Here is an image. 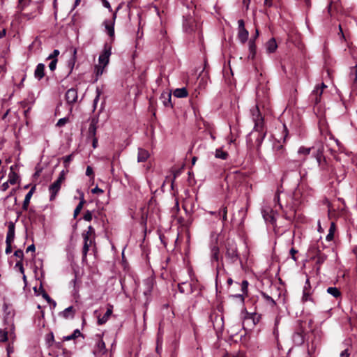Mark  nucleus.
Masks as SVG:
<instances>
[{
	"label": "nucleus",
	"instance_id": "nucleus-1",
	"mask_svg": "<svg viewBox=\"0 0 357 357\" xmlns=\"http://www.w3.org/2000/svg\"><path fill=\"white\" fill-rule=\"evenodd\" d=\"M225 257L227 260L234 264L236 261H239L241 266L243 267V264L241 259L240 255L238 252L237 245L234 240L228 239L225 243Z\"/></svg>",
	"mask_w": 357,
	"mask_h": 357
},
{
	"label": "nucleus",
	"instance_id": "nucleus-2",
	"mask_svg": "<svg viewBox=\"0 0 357 357\" xmlns=\"http://www.w3.org/2000/svg\"><path fill=\"white\" fill-rule=\"evenodd\" d=\"M183 29L186 33H192L198 31L199 33L200 24L198 20L190 14L184 17Z\"/></svg>",
	"mask_w": 357,
	"mask_h": 357
},
{
	"label": "nucleus",
	"instance_id": "nucleus-3",
	"mask_svg": "<svg viewBox=\"0 0 357 357\" xmlns=\"http://www.w3.org/2000/svg\"><path fill=\"white\" fill-rule=\"evenodd\" d=\"M251 114L252 116V120L255 123V130L261 129L264 126V120L261 116V114L259 112V108L257 106L253 107L251 110Z\"/></svg>",
	"mask_w": 357,
	"mask_h": 357
},
{
	"label": "nucleus",
	"instance_id": "nucleus-4",
	"mask_svg": "<svg viewBox=\"0 0 357 357\" xmlns=\"http://www.w3.org/2000/svg\"><path fill=\"white\" fill-rule=\"evenodd\" d=\"M293 342L296 345H301L304 342V329L300 326L292 336Z\"/></svg>",
	"mask_w": 357,
	"mask_h": 357
},
{
	"label": "nucleus",
	"instance_id": "nucleus-5",
	"mask_svg": "<svg viewBox=\"0 0 357 357\" xmlns=\"http://www.w3.org/2000/svg\"><path fill=\"white\" fill-rule=\"evenodd\" d=\"M110 54L111 47H105L102 53L99 56V65L105 67L109 63Z\"/></svg>",
	"mask_w": 357,
	"mask_h": 357
},
{
	"label": "nucleus",
	"instance_id": "nucleus-6",
	"mask_svg": "<svg viewBox=\"0 0 357 357\" xmlns=\"http://www.w3.org/2000/svg\"><path fill=\"white\" fill-rule=\"evenodd\" d=\"M323 93L322 89L319 87V84L317 85L310 95V99L314 104H318L321 100Z\"/></svg>",
	"mask_w": 357,
	"mask_h": 357
},
{
	"label": "nucleus",
	"instance_id": "nucleus-7",
	"mask_svg": "<svg viewBox=\"0 0 357 357\" xmlns=\"http://www.w3.org/2000/svg\"><path fill=\"white\" fill-rule=\"evenodd\" d=\"M98 123V119L96 118H93L91 121L88 132H87V138L91 139L96 137V130H97V124Z\"/></svg>",
	"mask_w": 357,
	"mask_h": 357
},
{
	"label": "nucleus",
	"instance_id": "nucleus-8",
	"mask_svg": "<svg viewBox=\"0 0 357 357\" xmlns=\"http://www.w3.org/2000/svg\"><path fill=\"white\" fill-rule=\"evenodd\" d=\"M66 99L68 104H73L77 100V91L75 89L71 88L66 93Z\"/></svg>",
	"mask_w": 357,
	"mask_h": 357
},
{
	"label": "nucleus",
	"instance_id": "nucleus-9",
	"mask_svg": "<svg viewBox=\"0 0 357 357\" xmlns=\"http://www.w3.org/2000/svg\"><path fill=\"white\" fill-rule=\"evenodd\" d=\"M77 49L73 48V51H72L71 58L68 61L67 67L68 68V73L67 76L70 75L73 70V68H74V66H75V64L76 60H77Z\"/></svg>",
	"mask_w": 357,
	"mask_h": 357
},
{
	"label": "nucleus",
	"instance_id": "nucleus-10",
	"mask_svg": "<svg viewBox=\"0 0 357 357\" xmlns=\"http://www.w3.org/2000/svg\"><path fill=\"white\" fill-rule=\"evenodd\" d=\"M15 238V223L13 222H8V232L6 234V243H13Z\"/></svg>",
	"mask_w": 357,
	"mask_h": 357
},
{
	"label": "nucleus",
	"instance_id": "nucleus-11",
	"mask_svg": "<svg viewBox=\"0 0 357 357\" xmlns=\"http://www.w3.org/2000/svg\"><path fill=\"white\" fill-rule=\"evenodd\" d=\"M107 351L105 344L104 341L100 339L96 343V347L93 350L94 355H102Z\"/></svg>",
	"mask_w": 357,
	"mask_h": 357
},
{
	"label": "nucleus",
	"instance_id": "nucleus-12",
	"mask_svg": "<svg viewBox=\"0 0 357 357\" xmlns=\"http://www.w3.org/2000/svg\"><path fill=\"white\" fill-rule=\"evenodd\" d=\"M255 134H257V137H256L257 148V149H259L265 136H266V132L264 131L263 128H262L261 129L255 130V131L251 133V135H255Z\"/></svg>",
	"mask_w": 357,
	"mask_h": 357
},
{
	"label": "nucleus",
	"instance_id": "nucleus-13",
	"mask_svg": "<svg viewBox=\"0 0 357 357\" xmlns=\"http://www.w3.org/2000/svg\"><path fill=\"white\" fill-rule=\"evenodd\" d=\"M116 17V13H115L113 15V20L112 21H111V22L105 21L104 22L105 29L107 31V33L110 37H113L114 36V20H115Z\"/></svg>",
	"mask_w": 357,
	"mask_h": 357
},
{
	"label": "nucleus",
	"instance_id": "nucleus-14",
	"mask_svg": "<svg viewBox=\"0 0 357 357\" xmlns=\"http://www.w3.org/2000/svg\"><path fill=\"white\" fill-rule=\"evenodd\" d=\"M45 76V65L43 63H39L37 65L36 68L34 71V77L40 80Z\"/></svg>",
	"mask_w": 357,
	"mask_h": 357
},
{
	"label": "nucleus",
	"instance_id": "nucleus-15",
	"mask_svg": "<svg viewBox=\"0 0 357 357\" xmlns=\"http://www.w3.org/2000/svg\"><path fill=\"white\" fill-rule=\"evenodd\" d=\"M75 311L73 306L66 308L63 311L60 312V315L65 319H73L75 316Z\"/></svg>",
	"mask_w": 357,
	"mask_h": 357
},
{
	"label": "nucleus",
	"instance_id": "nucleus-16",
	"mask_svg": "<svg viewBox=\"0 0 357 357\" xmlns=\"http://www.w3.org/2000/svg\"><path fill=\"white\" fill-rule=\"evenodd\" d=\"M323 152H324V147L322 145H320L319 147H317L316 153H315V157H316L317 161L319 165H320V166H321L322 162L325 161V158L324 157Z\"/></svg>",
	"mask_w": 357,
	"mask_h": 357
},
{
	"label": "nucleus",
	"instance_id": "nucleus-17",
	"mask_svg": "<svg viewBox=\"0 0 357 357\" xmlns=\"http://www.w3.org/2000/svg\"><path fill=\"white\" fill-rule=\"evenodd\" d=\"M149 157V153L148 151L144 149H139L138 150V156H137V161L139 162H144L146 161Z\"/></svg>",
	"mask_w": 357,
	"mask_h": 357
},
{
	"label": "nucleus",
	"instance_id": "nucleus-18",
	"mask_svg": "<svg viewBox=\"0 0 357 357\" xmlns=\"http://www.w3.org/2000/svg\"><path fill=\"white\" fill-rule=\"evenodd\" d=\"M35 190V187H32L31 189L28 192V193L26 195L24 200L23 202L22 208L24 210H27L30 199L33 194V192Z\"/></svg>",
	"mask_w": 357,
	"mask_h": 357
},
{
	"label": "nucleus",
	"instance_id": "nucleus-19",
	"mask_svg": "<svg viewBox=\"0 0 357 357\" xmlns=\"http://www.w3.org/2000/svg\"><path fill=\"white\" fill-rule=\"evenodd\" d=\"M112 307H109L107 310L106 312L102 317H98V324L99 325H102V324H104L105 323H106L107 321V320L109 319V317L112 315Z\"/></svg>",
	"mask_w": 357,
	"mask_h": 357
},
{
	"label": "nucleus",
	"instance_id": "nucleus-20",
	"mask_svg": "<svg viewBox=\"0 0 357 357\" xmlns=\"http://www.w3.org/2000/svg\"><path fill=\"white\" fill-rule=\"evenodd\" d=\"M277 43L274 38L270 39L266 44V48L267 52L272 53L277 49Z\"/></svg>",
	"mask_w": 357,
	"mask_h": 357
},
{
	"label": "nucleus",
	"instance_id": "nucleus-21",
	"mask_svg": "<svg viewBox=\"0 0 357 357\" xmlns=\"http://www.w3.org/2000/svg\"><path fill=\"white\" fill-rule=\"evenodd\" d=\"M171 98L172 95L170 93H165L161 95L160 99L162 100V102L165 107H172Z\"/></svg>",
	"mask_w": 357,
	"mask_h": 357
},
{
	"label": "nucleus",
	"instance_id": "nucleus-22",
	"mask_svg": "<svg viewBox=\"0 0 357 357\" xmlns=\"http://www.w3.org/2000/svg\"><path fill=\"white\" fill-rule=\"evenodd\" d=\"M60 188L55 185L51 184L49 187V192L50 193V200L52 201L56 198L57 193L59 192Z\"/></svg>",
	"mask_w": 357,
	"mask_h": 357
},
{
	"label": "nucleus",
	"instance_id": "nucleus-23",
	"mask_svg": "<svg viewBox=\"0 0 357 357\" xmlns=\"http://www.w3.org/2000/svg\"><path fill=\"white\" fill-rule=\"evenodd\" d=\"M249 51L248 59H253L256 54V45L255 40H250L249 41Z\"/></svg>",
	"mask_w": 357,
	"mask_h": 357
},
{
	"label": "nucleus",
	"instance_id": "nucleus-24",
	"mask_svg": "<svg viewBox=\"0 0 357 357\" xmlns=\"http://www.w3.org/2000/svg\"><path fill=\"white\" fill-rule=\"evenodd\" d=\"M188 91L185 88L176 89L174 91V95L176 98H185L188 96Z\"/></svg>",
	"mask_w": 357,
	"mask_h": 357
},
{
	"label": "nucleus",
	"instance_id": "nucleus-25",
	"mask_svg": "<svg viewBox=\"0 0 357 357\" xmlns=\"http://www.w3.org/2000/svg\"><path fill=\"white\" fill-rule=\"evenodd\" d=\"M263 217L266 222H269L271 224H273L275 222V219L274 218V215L272 214V211H263Z\"/></svg>",
	"mask_w": 357,
	"mask_h": 357
},
{
	"label": "nucleus",
	"instance_id": "nucleus-26",
	"mask_svg": "<svg viewBox=\"0 0 357 357\" xmlns=\"http://www.w3.org/2000/svg\"><path fill=\"white\" fill-rule=\"evenodd\" d=\"M249 33L246 29L244 30H238V38L241 43H245L248 38Z\"/></svg>",
	"mask_w": 357,
	"mask_h": 357
},
{
	"label": "nucleus",
	"instance_id": "nucleus-27",
	"mask_svg": "<svg viewBox=\"0 0 357 357\" xmlns=\"http://www.w3.org/2000/svg\"><path fill=\"white\" fill-rule=\"evenodd\" d=\"M10 169H11V171L8 174V181L9 182L10 184L15 185L17 181L18 176L15 172L13 171L12 167H10Z\"/></svg>",
	"mask_w": 357,
	"mask_h": 357
},
{
	"label": "nucleus",
	"instance_id": "nucleus-28",
	"mask_svg": "<svg viewBox=\"0 0 357 357\" xmlns=\"http://www.w3.org/2000/svg\"><path fill=\"white\" fill-rule=\"evenodd\" d=\"M211 259L213 261H218L219 260V252L220 250L219 248L216 245H214L211 248Z\"/></svg>",
	"mask_w": 357,
	"mask_h": 357
},
{
	"label": "nucleus",
	"instance_id": "nucleus-29",
	"mask_svg": "<svg viewBox=\"0 0 357 357\" xmlns=\"http://www.w3.org/2000/svg\"><path fill=\"white\" fill-rule=\"evenodd\" d=\"M349 79L353 82L357 81V65L350 68Z\"/></svg>",
	"mask_w": 357,
	"mask_h": 357
},
{
	"label": "nucleus",
	"instance_id": "nucleus-30",
	"mask_svg": "<svg viewBox=\"0 0 357 357\" xmlns=\"http://www.w3.org/2000/svg\"><path fill=\"white\" fill-rule=\"evenodd\" d=\"M65 176H66L65 171L64 170L61 171L60 172L59 178L52 184L56 185L57 187H59V188L61 189V183L65 180Z\"/></svg>",
	"mask_w": 357,
	"mask_h": 357
},
{
	"label": "nucleus",
	"instance_id": "nucleus-31",
	"mask_svg": "<svg viewBox=\"0 0 357 357\" xmlns=\"http://www.w3.org/2000/svg\"><path fill=\"white\" fill-rule=\"evenodd\" d=\"M40 289L41 291V294L43 297L47 301V303H49L50 304H52L53 307H54L56 305V302L50 297V296L43 289L42 286H40Z\"/></svg>",
	"mask_w": 357,
	"mask_h": 357
},
{
	"label": "nucleus",
	"instance_id": "nucleus-32",
	"mask_svg": "<svg viewBox=\"0 0 357 357\" xmlns=\"http://www.w3.org/2000/svg\"><path fill=\"white\" fill-rule=\"evenodd\" d=\"M326 258L327 256L324 253H322L319 250H318L316 256V263L320 266L326 261Z\"/></svg>",
	"mask_w": 357,
	"mask_h": 357
},
{
	"label": "nucleus",
	"instance_id": "nucleus-33",
	"mask_svg": "<svg viewBox=\"0 0 357 357\" xmlns=\"http://www.w3.org/2000/svg\"><path fill=\"white\" fill-rule=\"evenodd\" d=\"M215 158L226 160L228 157V153L226 151H222L221 149H218L215 151Z\"/></svg>",
	"mask_w": 357,
	"mask_h": 357
},
{
	"label": "nucleus",
	"instance_id": "nucleus-34",
	"mask_svg": "<svg viewBox=\"0 0 357 357\" xmlns=\"http://www.w3.org/2000/svg\"><path fill=\"white\" fill-rule=\"evenodd\" d=\"M85 203V200L84 199V197L83 195L81 197V200L79 202V203L78 204V205L76 206L75 211H74V218H76L78 214L80 213L81 210L83 208V205Z\"/></svg>",
	"mask_w": 357,
	"mask_h": 357
},
{
	"label": "nucleus",
	"instance_id": "nucleus-35",
	"mask_svg": "<svg viewBox=\"0 0 357 357\" xmlns=\"http://www.w3.org/2000/svg\"><path fill=\"white\" fill-rule=\"evenodd\" d=\"M327 292L335 298H337L340 296V291L336 287H328L327 289Z\"/></svg>",
	"mask_w": 357,
	"mask_h": 357
},
{
	"label": "nucleus",
	"instance_id": "nucleus-36",
	"mask_svg": "<svg viewBox=\"0 0 357 357\" xmlns=\"http://www.w3.org/2000/svg\"><path fill=\"white\" fill-rule=\"evenodd\" d=\"M80 335H81V333H80L79 330L76 329L74 331L73 334H71L70 335L64 337L63 339H64V340L68 341V340H75V338H77V337H79Z\"/></svg>",
	"mask_w": 357,
	"mask_h": 357
},
{
	"label": "nucleus",
	"instance_id": "nucleus-37",
	"mask_svg": "<svg viewBox=\"0 0 357 357\" xmlns=\"http://www.w3.org/2000/svg\"><path fill=\"white\" fill-rule=\"evenodd\" d=\"M92 243H93V240H90L89 242L84 243V246H83V249H82V255H83L84 259L86 258L87 252L89 250V247L91 245Z\"/></svg>",
	"mask_w": 357,
	"mask_h": 357
},
{
	"label": "nucleus",
	"instance_id": "nucleus-38",
	"mask_svg": "<svg viewBox=\"0 0 357 357\" xmlns=\"http://www.w3.org/2000/svg\"><path fill=\"white\" fill-rule=\"evenodd\" d=\"M262 296L270 306L273 307L275 305V301L266 294L262 293Z\"/></svg>",
	"mask_w": 357,
	"mask_h": 357
},
{
	"label": "nucleus",
	"instance_id": "nucleus-39",
	"mask_svg": "<svg viewBox=\"0 0 357 357\" xmlns=\"http://www.w3.org/2000/svg\"><path fill=\"white\" fill-rule=\"evenodd\" d=\"M104 68L105 67H103L102 66H100V65L96 66V67H95L96 75V81L98 80L99 76L102 75L103 71H104Z\"/></svg>",
	"mask_w": 357,
	"mask_h": 357
},
{
	"label": "nucleus",
	"instance_id": "nucleus-40",
	"mask_svg": "<svg viewBox=\"0 0 357 357\" xmlns=\"http://www.w3.org/2000/svg\"><path fill=\"white\" fill-rule=\"evenodd\" d=\"M8 340V332L3 329H0V342H5Z\"/></svg>",
	"mask_w": 357,
	"mask_h": 357
},
{
	"label": "nucleus",
	"instance_id": "nucleus-41",
	"mask_svg": "<svg viewBox=\"0 0 357 357\" xmlns=\"http://www.w3.org/2000/svg\"><path fill=\"white\" fill-rule=\"evenodd\" d=\"M101 93H102V91L98 87H97V89H96V98L93 100V108H94V109L96 107L97 103H98V102L99 100V98H100V96Z\"/></svg>",
	"mask_w": 357,
	"mask_h": 357
},
{
	"label": "nucleus",
	"instance_id": "nucleus-42",
	"mask_svg": "<svg viewBox=\"0 0 357 357\" xmlns=\"http://www.w3.org/2000/svg\"><path fill=\"white\" fill-rule=\"evenodd\" d=\"M59 51L58 50H54L52 54H50L47 59L48 60H53V59H57V56L59 54Z\"/></svg>",
	"mask_w": 357,
	"mask_h": 357
},
{
	"label": "nucleus",
	"instance_id": "nucleus-43",
	"mask_svg": "<svg viewBox=\"0 0 357 357\" xmlns=\"http://www.w3.org/2000/svg\"><path fill=\"white\" fill-rule=\"evenodd\" d=\"M311 149V148L301 147L298 149V154L308 155L310 154Z\"/></svg>",
	"mask_w": 357,
	"mask_h": 357
},
{
	"label": "nucleus",
	"instance_id": "nucleus-44",
	"mask_svg": "<svg viewBox=\"0 0 357 357\" xmlns=\"http://www.w3.org/2000/svg\"><path fill=\"white\" fill-rule=\"evenodd\" d=\"M30 0H19L18 7L20 10L24 9V8L29 4Z\"/></svg>",
	"mask_w": 357,
	"mask_h": 357
},
{
	"label": "nucleus",
	"instance_id": "nucleus-45",
	"mask_svg": "<svg viewBox=\"0 0 357 357\" xmlns=\"http://www.w3.org/2000/svg\"><path fill=\"white\" fill-rule=\"evenodd\" d=\"M72 159H73V155H71V154L64 157V158H63V164H64L66 167H68V165H69V163L70 162Z\"/></svg>",
	"mask_w": 357,
	"mask_h": 357
},
{
	"label": "nucleus",
	"instance_id": "nucleus-46",
	"mask_svg": "<svg viewBox=\"0 0 357 357\" xmlns=\"http://www.w3.org/2000/svg\"><path fill=\"white\" fill-rule=\"evenodd\" d=\"M248 282L247 280H243L241 283V290L243 294H247Z\"/></svg>",
	"mask_w": 357,
	"mask_h": 357
},
{
	"label": "nucleus",
	"instance_id": "nucleus-47",
	"mask_svg": "<svg viewBox=\"0 0 357 357\" xmlns=\"http://www.w3.org/2000/svg\"><path fill=\"white\" fill-rule=\"evenodd\" d=\"M57 59H53L49 64V68L51 71H54L56 68Z\"/></svg>",
	"mask_w": 357,
	"mask_h": 357
},
{
	"label": "nucleus",
	"instance_id": "nucleus-48",
	"mask_svg": "<svg viewBox=\"0 0 357 357\" xmlns=\"http://www.w3.org/2000/svg\"><path fill=\"white\" fill-rule=\"evenodd\" d=\"M152 291V285L148 282L146 283V289L144 291V294L145 296L149 295Z\"/></svg>",
	"mask_w": 357,
	"mask_h": 357
},
{
	"label": "nucleus",
	"instance_id": "nucleus-49",
	"mask_svg": "<svg viewBox=\"0 0 357 357\" xmlns=\"http://www.w3.org/2000/svg\"><path fill=\"white\" fill-rule=\"evenodd\" d=\"M84 219L86 221H91L92 220V213L89 211H87L84 215Z\"/></svg>",
	"mask_w": 357,
	"mask_h": 357
},
{
	"label": "nucleus",
	"instance_id": "nucleus-50",
	"mask_svg": "<svg viewBox=\"0 0 357 357\" xmlns=\"http://www.w3.org/2000/svg\"><path fill=\"white\" fill-rule=\"evenodd\" d=\"M68 121V119L67 118H62V119H60L57 123H56V126H59V127H61L63 126H64Z\"/></svg>",
	"mask_w": 357,
	"mask_h": 357
},
{
	"label": "nucleus",
	"instance_id": "nucleus-51",
	"mask_svg": "<svg viewBox=\"0 0 357 357\" xmlns=\"http://www.w3.org/2000/svg\"><path fill=\"white\" fill-rule=\"evenodd\" d=\"M14 255L15 257L20 258V259H22V258L24 257V253L22 250L19 249V250H17L16 251H15Z\"/></svg>",
	"mask_w": 357,
	"mask_h": 357
},
{
	"label": "nucleus",
	"instance_id": "nucleus-52",
	"mask_svg": "<svg viewBox=\"0 0 357 357\" xmlns=\"http://www.w3.org/2000/svg\"><path fill=\"white\" fill-rule=\"evenodd\" d=\"M238 30H244V29H246L245 28V23H244V21L243 20H239L238 21Z\"/></svg>",
	"mask_w": 357,
	"mask_h": 357
},
{
	"label": "nucleus",
	"instance_id": "nucleus-53",
	"mask_svg": "<svg viewBox=\"0 0 357 357\" xmlns=\"http://www.w3.org/2000/svg\"><path fill=\"white\" fill-rule=\"evenodd\" d=\"M274 149H275L276 152L282 153V151H283V146L278 144L277 145L274 146Z\"/></svg>",
	"mask_w": 357,
	"mask_h": 357
},
{
	"label": "nucleus",
	"instance_id": "nucleus-54",
	"mask_svg": "<svg viewBox=\"0 0 357 357\" xmlns=\"http://www.w3.org/2000/svg\"><path fill=\"white\" fill-rule=\"evenodd\" d=\"M6 243V250H5V252L8 255L10 253H11L12 252V246H11V244L12 243Z\"/></svg>",
	"mask_w": 357,
	"mask_h": 357
},
{
	"label": "nucleus",
	"instance_id": "nucleus-55",
	"mask_svg": "<svg viewBox=\"0 0 357 357\" xmlns=\"http://www.w3.org/2000/svg\"><path fill=\"white\" fill-rule=\"evenodd\" d=\"M9 182H4L0 187L1 190L6 191L9 188Z\"/></svg>",
	"mask_w": 357,
	"mask_h": 357
},
{
	"label": "nucleus",
	"instance_id": "nucleus-56",
	"mask_svg": "<svg viewBox=\"0 0 357 357\" xmlns=\"http://www.w3.org/2000/svg\"><path fill=\"white\" fill-rule=\"evenodd\" d=\"M297 252H298V251H297L296 249H294V248H291V249L290 250V255H291V257L292 259H293V260H294V261H296V256H295V255H296V254Z\"/></svg>",
	"mask_w": 357,
	"mask_h": 357
},
{
	"label": "nucleus",
	"instance_id": "nucleus-57",
	"mask_svg": "<svg viewBox=\"0 0 357 357\" xmlns=\"http://www.w3.org/2000/svg\"><path fill=\"white\" fill-rule=\"evenodd\" d=\"M349 355L348 349H345L340 353V357H349Z\"/></svg>",
	"mask_w": 357,
	"mask_h": 357
},
{
	"label": "nucleus",
	"instance_id": "nucleus-58",
	"mask_svg": "<svg viewBox=\"0 0 357 357\" xmlns=\"http://www.w3.org/2000/svg\"><path fill=\"white\" fill-rule=\"evenodd\" d=\"M333 231L332 227H331L330 230H329V233L326 236V240L331 241L333 239Z\"/></svg>",
	"mask_w": 357,
	"mask_h": 357
},
{
	"label": "nucleus",
	"instance_id": "nucleus-59",
	"mask_svg": "<svg viewBox=\"0 0 357 357\" xmlns=\"http://www.w3.org/2000/svg\"><path fill=\"white\" fill-rule=\"evenodd\" d=\"M93 169L90 166H88L86 167V175L88 176H91V175H93Z\"/></svg>",
	"mask_w": 357,
	"mask_h": 357
},
{
	"label": "nucleus",
	"instance_id": "nucleus-60",
	"mask_svg": "<svg viewBox=\"0 0 357 357\" xmlns=\"http://www.w3.org/2000/svg\"><path fill=\"white\" fill-rule=\"evenodd\" d=\"M303 301H307L310 299V295L305 290L303 291V295L302 298Z\"/></svg>",
	"mask_w": 357,
	"mask_h": 357
},
{
	"label": "nucleus",
	"instance_id": "nucleus-61",
	"mask_svg": "<svg viewBox=\"0 0 357 357\" xmlns=\"http://www.w3.org/2000/svg\"><path fill=\"white\" fill-rule=\"evenodd\" d=\"M94 232H95V230L92 227V226H89L88 227V231L85 234L93 236L94 234Z\"/></svg>",
	"mask_w": 357,
	"mask_h": 357
},
{
	"label": "nucleus",
	"instance_id": "nucleus-62",
	"mask_svg": "<svg viewBox=\"0 0 357 357\" xmlns=\"http://www.w3.org/2000/svg\"><path fill=\"white\" fill-rule=\"evenodd\" d=\"M91 235H89V234H83V238H84V242H89L90 240H93L91 238Z\"/></svg>",
	"mask_w": 357,
	"mask_h": 357
},
{
	"label": "nucleus",
	"instance_id": "nucleus-63",
	"mask_svg": "<svg viewBox=\"0 0 357 357\" xmlns=\"http://www.w3.org/2000/svg\"><path fill=\"white\" fill-rule=\"evenodd\" d=\"M91 192L93 193V194H96V193H102L103 192V190L98 187H96L94 188L93 189L91 190Z\"/></svg>",
	"mask_w": 357,
	"mask_h": 357
},
{
	"label": "nucleus",
	"instance_id": "nucleus-64",
	"mask_svg": "<svg viewBox=\"0 0 357 357\" xmlns=\"http://www.w3.org/2000/svg\"><path fill=\"white\" fill-rule=\"evenodd\" d=\"M92 140V146L94 149H96L98 146V138L96 137L91 138Z\"/></svg>",
	"mask_w": 357,
	"mask_h": 357
}]
</instances>
